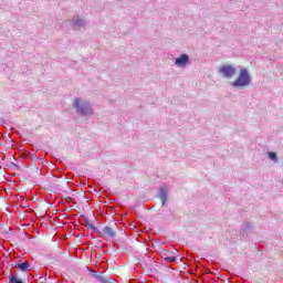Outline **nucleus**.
Returning a JSON list of instances; mask_svg holds the SVG:
<instances>
[{"label": "nucleus", "instance_id": "nucleus-5", "mask_svg": "<svg viewBox=\"0 0 283 283\" xmlns=\"http://www.w3.org/2000/svg\"><path fill=\"white\" fill-rule=\"evenodd\" d=\"M188 63H189V55L187 54H181L175 61V64L177 65V67H186Z\"/></svg>", "mask_w": 283, "mask_h": 283}, {"label": "nucleus", "instance_id": "nucleus-1", "mask_svg": "<svg viewBox=\"0 0 283 283\" xmlns=\"http://www.w3.org/2000/svg\"><path fill=\"white\" fill-rule=\"evenodd\" d=\"M250 83L251 76H249V72L247 71V69H241L238 78L232 82V87L242 88L247 87V85H249Z\"/></svg>", "mask_w": 283, "mask_h": 283}, {"label": "nucleus", "instance_id": "nucleus-7", "mask_svg": "<svg viewBox=\"0 0 283 283\" xmlns=\"http://www.w3.org/2000/svg\"><path fill=\"white\" fill-rule=\"evenodd\" d=\"M15 266L20 271H23V273H28V269H30V263L18 261L15 262Z\"/></svg>", "mask_w": 283, "mask_h": 283}, {"label": "nucleus", "instance_id": "nucleus-12", "mask_svg": "<svg viewBox=\"0 0 283 283\" xmlns=\"http://www.w3.org/2000/svg\"><path fill=\"white\" fill-rule=\"evenodd\" d=\"M160 200H161V205H165V202H167V193L163 192L160 195Z\"/></svg>", "mask_w": 283, "mask_h": 283}, {"label": "nucleus", "instance_id": "nucleus-8", "mask_svg": "<svg viewBox=\"0 0 283 283\" xmlns=\"http://www.w3.org/2000/svg\"><path fill=\"white\" fill-rule=\"evenodd\" d=\"M97 280L99 283H117L114 279L109 276L97 275Z\"/></svg>", "mask_w": 283, "mask_h": 283}, {"label": "nucleus", "instance_id": "nucleus-11", "mask_svg": "<svg viewBox=\"0 0 283 283\" xmlns=\"http://www.w3.org/2000/svg\"><path fill=\"white\" fill-rule=\"evenodd\" d=\"M86 227H87V229H92L93 231H96V233H98V231H99L98 228L94 227V224H92L90 222L86 223Z\"/></svg>", "mask_w": 283, "mask_h": 283}, {"label": "nucleus", "instance_id": "nucleus-3", "mask_svg": "<svg viewBox=\"0 0 283 283\" xmlns=\"http://www.w3.org/2000/svg\"><path fill=\"white\" fill-rule=\"evenodd\" d=\"M74 107L80 114H92V106L88 103L82 102L80 98H75Z\"/></svg>", "mask_w": 283, "mask_h": 283}, {"label": "nucleus", "instance_id": "nucleus-6", "mask_svg": "<svg viewBox=\"0 0 283 283\" xmlns=\"http://www.w3.org/2000/svg\"><path fill=\"white\" fill-rule=\"evenodd\" d=\"M161 258L165 262H176V256L171 255V252L168 250L161 252Z\"/></svg>", "mask_w": 283, "mask_h": 283}, {"label": "nucleus", "instance_id": "nucleus-4", "mask_svg": "<svg viewBox=\"0 0 283 283\" xmlns=\"http://www.w3.org/2000/svg\"><path fill=\"white\" fill-rule=\"evenodd\" d=\"M219 73L224 77V78H231L232 76H235L237 71L235 67H233L230 64H224L223 66L219 67Z\"/></svg>", "mask_w": 283, "mask_h": 283}, {"label": "nucleus", "instance_id": "nucleus-9", "mask_svg": "<svg viewBox=\"0 0 283 283\" xmlns=\"http://www.w3.org/2000/svg\"><path fill=\"white\" fill-rule=\"evenodd\" d=\"M9 283H23V280L11 274L9 275Z\"/></svg>", "mask_w": 283, "mask_h": 283}, {"label": "nucleus", "instance_id": "nucleus-2", "mask_svg": "<svg viewBox=\"0 0 283 283\" xmlns=\"http://www.w3.org/2000/svg\"><path fill=\"white\" fill-rule=\"evenodd\" d=\"M116 233H118V229L116 227H103L97 230V235L99 238H116Z\"/></svg>", "mask_w": 283, "mask_h": 283}, {"label": "nucleus", "instance_id": "nucleus-10", "mask_svg": "<svg viewBox=\"0 0 283 283\" xmlns=\"http://www.w3.org/2000/svg\"><path fill=\"white\" fill-rule=\"evenodd\" d=\"M269 158L274 160V163H277V155L275 153H269Z\"/></svg>", "mask_w": 283, "mask_h": 283}]
</instances>
